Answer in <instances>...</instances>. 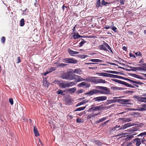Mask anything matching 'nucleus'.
Segmentation results:
<instances>
[{"instance_id":"obj_40","label":"nucleus","mask_w":146,"mask_h":146,"mask_svg":"<svg viewBox=\"0 0 146 146\" xmlns=\"http://www.w3.org/2000/svg\"><path fill=\"white\" fill-rule=\"evenodd\" d=\"M117 76L116 75L108 73L107 77L115 78Z\"/></svg>"},{"instance_id":"obj_2","label":"nucleus","mask_w":146,"mask_h":146,"mask_svg":"<svg viewBox=\"0 0 146 146\" xmlns=\"http://www.w3.org/2000/svg\"><path fill=\"white\" fill-rule=\"evenodd\" d=\"M75 74L70 73L67 71L63 73L61 75L62 79L67 80H72L75 79Z\"/></svg>"},{"instance_id":"obj_18","label":"nucleus","mask_w":146,"mask_h":146,"mask_svg":"<svg viewBox=\"0 0 146 146\" xmlns=\"http://www.w3.org/2000/svg\"><path fill=\"white\" fill-rule=\"evenodd\" d=\"M74 73L79 75H81L82 71L80 68H77L74 69Z\"/></svg>"},{"instance_id":"obj_13","label":"nucleus","mask_w":146,"mask_h":146,"mask_svg":"<svg viewBox=\"0 0 146 146\" xmlns=\"http://www.w3.org/2000/svg\"><path fill=\"white\" fill-rule=\"evenodd\" d=\"M133 98L136 99L138 102H141L142 99L146 100V97H140L137 96H134Z\"/></svg>"},{"instance_id":"obj_15","label":"nucleus","mask_w":146,"mask_h":146,"mask_svg":"<svg viewBox=\"0 0 146 146\" xmlns=\"http://www.w3.org/2000/svg\"><path fill=\"white\" fill-rule=\"evenodd\" d=\"M141 107H138L139 108L137 110L139 111H145L146 110L145 108H146V104H144L141 105L140 106Z\"/></svg>"},{"instance_id":"obj_6","label":"nucleus","mask_w":146,"mask_h":146,"mask_svg":"<svg viewBox=\"0 0 146 146\" xmlns=\"http://www.w3.org/2000/svg\"><path fill=\"white\" fill-rule=\"evenodd\" d=\"M63 62L66 63L75 64L77 63V60L73 58H66L63 59Z\"/></svg>"},{"instance_id":"obj_45","label":"nucleus","mask_w":146,"mask_h":146,"mask_svg":"<svg viewBox=\"0 0 146 146\" xmlns=\"http://www.w3.org/2000/svg\"><path fill=\"white\" fill-rule=\"evenodd\" d=\"M94 105H92L91 106V107L89 108L88 110V111L90 112L91 111H94Z\"/></svg>"},{"instance_id":"obj_47","label":"nucleus","mask_w":146,"mask_h":146,"mask_svg":"<svg viewBox=\"0 0 146 146\" xmlns=\"http://www.w3.org/2000/svg\"><path fill=\"white\" fill-rule=\"evenodd\" d=\"M138 70L139 71L143 70L144 71H146V69L145 68L144 66L142 67H139Z\"/></svg>"},{"instance_id":"obj_63","label":"nucleus","mask_w":146,"mask_h":146,"mask_svg":"<svg viewBox=\"0 0 146 146\" xmlns=\"http://www.w3.org/2000/svg\"><path fill=\"white\" fill-rule=\"evenodd\" d=\"M120 3L121 5L124 4V2L125 0H119Z\"/></svg>"},{"instance_id":"obj_8","label":"nucleus","mask_w":146,"mask_h":146,"mask_svg":"<svg viewBox=\"0 0 146 146\" xmlns=\"http://www.w3.org/2000/svg\"><path fill=\"white\" fill-rule=\"evenodd\" d=\"M122 97H114L113 98V99L107 100L106 101V105H108L112 103L117 102V99H116L121 98Z\"/></svg>"},{"instance_id":"obj_36","label":"nucleus","mask_w":146,"mask_h":146,"mask_svg":"<svg viewBox=\"0 0 146 146\" xmlns=\"http://www.w3.org/2000/svg\"><path fill=\"white\" fill-rule=\"evenodd\" d=\"M101 2L100 0H97L96 3V7L98 8L100 7H101L100 5Z\"/></svg>"},{"instance_id":"obj_25","label":"nucleus","mask_w":146,"mask_h":146,"mask_svg":"<svg viewBox=\"0 0 146 146\" xmlns=\"http://www.w3.org/2000/svg\"><path fill=\"white\" fill-rule=\"evenodd\" d=\"M136 130V128L135 127H133L132 128H129V129L126 130L129 132L132 133V132H134Z\"/></svg>"},{"instance_id":"obj_28","label":"nucleus","mask_w":146,"mask_h":146,"mask_svg":"<svg viewBox=\"0 0 146 146\" xmlns=\"http://www.w3.org/2000/svg\"><path fill=\"white\" fill-rule=\"evenodd\" d=\"M79 36L78 33H73V35H72L73 38L75 39H78L79 37H78Z\"/></svg>"},{"instance_id":"obj_27","label":"nucleus","mask_w":146,"mask_h":146,"mask_svg":"<svg viewBox=\"0 0 146 146\" xmlns=\"http://www.w3.org/2000/svg\"><path fill=\"white\" fill-rule=\"evenodd\" d=\"M94 111H97L99 110H101L102 109V105L96 106H94Z\"/></svg>"},{"instance_id":"obj_29","label":"nucleus","mask_w":146,"mask_h":146,"mask_svg":"<svg viewBox=\"0 0 146 146\" xmlns=\"http://www.w3.org/2000/svg\"><path fill=\"white\" fill-rule=\"evenodd\" d=\"M121 88L117 87L116 86H112L111 87V89L112 90L115 91L117 90H119L121 89Z\"/></svg>"},{"instance_id":"obj_23","label":"nucleus","mask_w":146,"mask_h":146,"mask_svg":"<svg viewBox=\"0 0 146 146\" xmlns=\"http://www.w3.org/2000/svg\"><path fill=\"white\" fill-rule=\"evenodd\" d=\"M131 101L130 100L128 99H123V104H127V105H131V104L129 102Z\"/></svg>"},{"instance_id":"obj_24","label":"nucleus","mask_w":146,"mask_h":146,"mask_svg":"<svg viewBox=\"0 0 146 146\" xmlns=\"http://www.w3.org/2000/svg\"><path fill=\"white\" fill-rule=\"evenodd\" d=\"M76 90V88L75 87L70 88L68 89V91L71 93H74Z\"/></svg>"},{"instance_id":"obj_44","label":"nucleus","mask_w":146,"mask_h":146,"mask_svg":"<svg viewBox=\"0 0 146 146\" xmlns=\"http://www.w3.org/2000/svg\"><path fill=\"white\" fill-rule=\"evenodd\" d=\"M88 56V55L84 54H80L79 55L80 58H85Z\"/></svg>"},{"instance_id":"obj_22","label":"nucleus","mask_w":146,"mask_h":146,"mask_svg":"<svg viewBox=\"0 0 146 146\" xmlns=\"http://www.w3.org/2000/svg\"><path fill=\"white\" fill-rule=\"evenodd\" d=\"M88 102V100H84L83 101H82L79 103L77 104L76 106H80L81 105H83L86 103Z\"/></svg>"},{"instance_id":"obj_64","label":"nucleus","mask_w":146,"mask_h":146,"mask_svg":"<svg viewBox=\"0 0 146 146\" xmlns=\"http://www.w3.org/2000/svg\"><path fill=\"white\" fill-rule=\"evenodd\" d=\"M116 76H117V77L115 78H119V79H123L124 77H122L120 76H119L117 75H116Z\"/></svg>"},{"instance_id":"obj_52","label":"nucleus","mask_w":146,"mask_h":146,"mask_svg":"<svg viewBox=\"0 0 146 146\" xmlns=\"http://www.w3.org/2000/svg\"><path fill=\"white\" fill-rule=\"evenodd\" d=\"M141 141L143 144L146 145V140L144 138L141 139Z\"/></svg>"},{"instance_id":"obj_32","label":"nucleus","mask_w":146,"mask_h":146,"mask_svg":"<svg viewBox=\"0 0 146 146\" xmlns=\"http://www.w3.org/2000/svg\"><path fill=\"white\" fill-rule=\"evenodd\" d=\"M65 101L68 104L71 103L72 102L71 98L70 97L66 98Z\"/></svg>"},{"instance_id":"obj_10","label":"nucleus","mask_w":146,"mask_h":146,"mask_svg":"<svg viewBox=\"0 0 146 146\" xmlns=\"http://www.w3.org/2000/svg\"><path fill=\"white\" fill-rule=\"evenodd\" d=\"M132 142L133 143H136V146H139L141 144V139L139 138H136L134 139Z\"/></svg>"},{"instance_id":"obj_3","label":"nucleus","mask_w":146,"mask_h":146,"mask_svg":"<svg viewBox=\"0 0 146 146\" xmlns=\"http://www.w3.org/2000/svg\"><path fill=\"white\" fill-rule=\"evenodd\" d=\"M97 88L102 90H98L99 94L107 95L110 94V91L108 88L104 86H97Z\"/></svg>"},{"instance_id":"obj_42","label":"nucleus","mask_w":146,"mask_h":146,"mask_svg":"<svg viewBox=\"0 0 146 146\" xmlns=\"http://www.w3.org/2000/svg\"><path fill=\"white\" fill-rule=\"evenodd\" d=\"M85 82H82L80 84H79L78 85V87H83L84 86H85Z\"/></svg>"},{"instance_id":"obj_14","label":"nucleus","mask_w":146,"mask_h":146,"mask_svg":"<svg viewBox=\"0 0 146 146\" xmlns=\"http://www.w3.org/2000/svg\"><path fill=\"white\" fill-rule=\"evenodd\" d=\"M59 85L60 87L61 88H65L67 87L66 82H60Z\"/></svg>"},{"instance_id":"obj_61","label":"nucleus","mask_w":146,"mask_h":146,"mask_svg":"<svg viewBox=\"0 0 146 146\" xmlns=\"http://www.w3.org/2000/svg\"><path fill=\"white\" fill-rule=\"evenodd\" d=\"M21 62V60L19 57H18L17 58V63H19Z\"/></svg>"},{"instance_id":"obj_43","label":"nucleus","mask_w":146,"mask_h":146,"mask_svg":"<svg viewBox=\"0 0 146 146\" xmlns=\"http://www.w3.org/2000/svg\"><path fill=\"white\" fill-rule=\"evenodd\" d=\"M123 99H117V102H118L120 104H123Z\"/></svg>"},{"instance_id":"obj_11","label":"nucleus","mask_w":146,"mask_h":146,"mask_svg":"<svg viewBox=\"0 0 146 146\" xmlns=\"http://www.w3.org/2000/svg\"><path fill=\"white\" fill-rule=\"evenodd\" d=\"M76 76H75V79L74 80H75L76 82H77L82 81H86L85 79L82 78L80 76L76 75Z\"/></svg>"},{"instance_id":"obj_39","label":"nucleus","mask_w":146,"mask_h":146,"mask_svg":"<svg viewBox=\"0 0 146 146\" xmlns=\"http://www.w3.org/2000/svg\"><path fill=\"white\" fill-rule=\"evenodd\" d=\"M49 83L46 81H44L43 83V85L45 87H48V86Z\"/></svg>"},{"instance_id":"obj_50","label":"nucleus","mask_w":146,"mask_h":146,"mask_svg":"<svg viewBox=\"0 0 146 146\" xmlns=\"http://www.w3.org/2000/svg\"><path fill=\"white\" fill-rule=\"evenodd\" d=\"M144 135H146V132H144L140 133L138 135V136H141L142 137Z\"/></svg>"},{"instance_id":"obj_19","label":"nucleus","mask_w":146,"mask_h":146,"mask_svg":"<svg viewBox=\"0 0 146 146\" xmlns=\"http://www.w3.org/2000/svg\"><path fill=\"white\" fill-rule=\"evenodd\" d=\"M34 133L35 135L37 137L39 135V134L38 133V131L37 129L35 127V126L34 127L33 129Z\"/></svg>"},{"instance_id":"obj_58","label":"nucleus","mask_w":146,"mask_h":146,"mask_svg":"<svg viewBox=\"0 0 146 146\" xmlns=\"http://www.w3.org/2000/svg\"><path fill=\"white\" fill-rule=\"evenodd\" d=\"M76 121L78 123H82V119L80 118H78L76 119Z\"/></svg>"},{"instance_id":"obj_4","label":"nucleus","mask_w":146,"mask_h":146,"mask_svg":"<svg viewBox=\"0 0 146 146\" xmlns=\"http://www.w3.org/2000/svg\"><path fill=\"white\" fill-rule=\"evenodd\" d=\"M99 48L101 50H103L106 51H108L107 48L112 53H113V52L110 46L109 45L105 42H104L102 44L100 45L99 46Z\"/></svg>"},{"instance_id":"obj_56","label":"nucleus","mask_w":146,"mask_h":146,"mask_svg":"<svg viewBox=\"0 0 146 146\" xmlns=\"http://www.w3.org/2000/svg\"><path fill=\"white\" fill-rule=\"evenodd\" d=\"M85 87L86 88H89L90 86V84L88 83H86L85 82Z\"/></svg>"},{"instance_id":"obj_21","label":"nucleus","mask_w":146,"mask_h":146,"mask_svg":"<svg viewBox=\"0 0 146 146\" xmlns=\"http://www.w3.org/2000/svg\"><path fill=\"white\" fill-rule=\"evenodd\" d=\"M106 72H108V73H111V74H123L121 72H116V71H111V70H108V71H107Z\"/></svg>"},{"instance_id":"obj_53","label":"nucleus","mask_w":146,"mask_h":146,"mask_svg":"<svg viewBox=\"0 0 146 146\" xmlns=\"http://www.w3.org/2000/svg\"><path fill=\"white\" fill-rule=\"evenodd\" d=\"M56 70V68L55 67H52L50 68L49 70L50 72H52L55 70Z\"/></svg>"},{"instance_id":"obj_9","label":"nucleus","mask_w":146,"mask_h":146,"mask_svg":"<svg viewBox=\"0 0 146 146\" xmlns=\"http://www.w3.org/2000/svg\"><path fill=\"white\" fill-rule=\"evenodd\" d=\"M107 97L106 96H99L94 98L93 100L96 101L100 102L106 100Z\"/></svg>"},{"instance_id":"obj_59","label":"nucleus","mask_w":146,"mask_h":146,"mask_svg":"<svg viewBox=\"0 0 146 146\" xmlns=\"http://www.w3.org/2000/svg\"><path fill=\"white\" fill-rule=\"evenodd\" d=\"M112 29L113 30L114 32H116L117 31L116 30L117 29V28L115 26L113 27L112 28Z\"/></svg>"},{"instance_id":"obj_38","label":"nucleus","mask_w":146,"mask_h":146,"mask_svg":"<svg viewBox=\"0 0 146 146\" xmlns=\"http://www.w3.org/2000/svg\"><path fill=\"white\" fill-rule=\"evenodd\" d=\"M64 91H63L60 90H59L57 92V93L58 94H60L62 95H65V94L63 93Z\"/></svg>"},{"instance_id":"obj_54","label":"nucleus","mask_w":146,"mask_h":146,"mask_svg":"<svg viewBox=\"0 0 146 146\" xmlns=\"http://www.w3.org/2000/svg\"><path fill=\"white\" fill-rule=\"evenodd\" d=\"M100 114V113H98L96 114H90L91 117H95L96 116H97L99 114Z\"/></svg>"},{"instance_id":"obj_35","label":"nucleus","mask_w":146,"mask_h":146,"mask_svg":"<svg viewBox=\"0 0 146 146\" xmlns=\"http://www.w3.org/2000/svg\"><path fill=\"white\" fill-rule=\"evenodd\" d=\"M20 25L21 27L25 25V20L23 19H22L20 21Z\"/></svg>"},{"instance_id":"obj_16","label":"nucleus","mask_w":146,"mask_h":146,"mask_svg":"<svg viewBox=\"0 0 146 146\" xmlns=\"http://www.w3.org/2000/svg\"><path fill=\"white\" fill-rule=\"evenodd\" d=\"M67 87H70L76 85V83L73 82H66Z\"/></svg>"},{"instance_id":"obj_20","label":"nucleus","mask_w":146,"mask_h":146,"mask_svg":"<svg viewBox=\"0 0 146 146\" xmlns=\"http://www.w3.org/2000/svg\"><path fill=\"white\" fill-rule=\"evenodd\" d=\"M89 61L95 62H102L103 61L98 59H92L89 60Z\"/></svg>"},{"instance_id":"obj_60","label":"nucleus","mask_w":146,"mask_h":146,"mask_svg":"<svg viewBox=\"0 0 146 146\" xmlns=\"http://www.w3.org/2000/svg\"><path fill=\"white\" fill-rule=\"evenodd\" d=\"M115 104H113L111 105H110L109 106H108V107H107L106 108L108 109H109L110 108L112 107L113 106H115Z\"/></svg>"},{"instance_id":"obj_62","label":"nucleus","mask_w":146,"mask_h":146,"mask_svg":"<svg viewBox=\"0 0 146 146\" xmlns=\"http://www.w3.org/2000/svg\"><path fill=\"white\" fill-rule=\"evenodd\" d=\"M129 56L131 57H133L134 58H136V56L134 54H132L131 53L129 54Z\"/></svg>"},{"instance_id":"obj_37","label":"nucleus","mask_w":146,"mask_h":146,"mask_svg":"<svg viewBox=\"0 0 146 146\" xmlns=\"http://www.w3.org/2000/svg\"><path fill=\"white\" fill-rule=\"evenodd\" d=\"M67 65V64H66L64 63H59L58 64L57 67H63L66 66Z\"/></svg>"},{"instance_id":"obj_51","label":"nucleus","mask_w":146,"mask_h":146,"mask_svg":"<svg viewBox=\"0 0 146 146\" xmlns=\"http://www.w3.org/2000/svg\"><path fill=\"white\" fill-rule=\"evenodd\" d=\"M1 42L2 43H3V44L5 42V37L2 36L1 37Z\"/></svg>"},{"instance_id":"obj_33","label":"nucleus","mask_w":146,"mask_h":146,"mask_svg":"<svg viewBox=\"0 0 146 146\" xmlns=\"http://www.w3.org/2000/svg\"><path fill=\"white\" fill-rule=\"evenodd\" d=\"M107 118L106 117H104L99 119V120L97 121H96V123H98L101 122L102 121L105 120L107 119Z\"/></svg>"},{"instance_id":"obj_55","label":"nucleus","mask_w":146,"mask_h":146,"mask_svg":"<svg viewBox=\"0 0 146 146\" xmlns=\"http://www.w3.org/2000/svg\"><path fill=\"white\" fill-rule=\"evenodd\" d=\"M9 102L10 104L12 105L13 104V99L12 98H10L9 100Z\"/></svg>"},{"instance_id":"obj_41","label":"nucleus","mask_w":146,"mask_h":146,"mask_svg":"<svg viewBox=\"0 0 146 146\" xmlns=\"http://www.w3.org/2000/svg\"><path fill=\"white\" fill-rule=\"evenodd\" d=\"M98 74L99 75L101 76L107 77L108 73L102 72L100 73H99Z\"/></svg>"},{"instance_id":"obj_30","label":"nucleus","mask_w":146,"mask_h":146,"mask_svg":"<svg viewBox=\"0 0 146 146\" xmlns=\"http://www.w3.org/2000/svg\"><path fill=\"white\" fill-rule=\"evenodd\" d=\"M113 80L115 82L119 83L120 84L123 85L124 82L121 81V80H117V79H113Z\"/></svg>"},{"instance_id":"obj_7","label":"nucleus","mask_w":146,"mask_h":146,"mask_svg":"<svg viewBox=\"0 0 146 146\" xmlns=\"http://www.w3.org/2000/svg\"><path fill=\"white\" fill-rule=\"evenodd\" d=\"M99 94L98 90L96 89H92L88 92L86 93L85 95H87L89 96H92L94 94Z\"/></svg>"},{"instance_id":"obj_31","label":"nucleus","mask_w":146,"mask_h":146,"mask_svg":"<svg viewBox=\"0 0 146 146\" xmlns=\"http://www.w3.org/2000/svg\"><path fill=\"white\" fill-rule=\"evenodd\" d=\"M82 41H81L79 43V47H81L83 46L84 44L86 42V41H85L84 39H81Z\"/></svg>"},{"instance_id":"obj_57","label":"nucleus","mask_w":146,"mask_h":146,"mask_svg":"<svg viewBox=\"0 0 146 146\" xmlns=\"http://www.w3.org/2000/svg\"><path fill=\"white\" fill-rule=\"evenodd\" d=\"M68 72H69L70 73H72L73 74L74 73V69H71L69 71H67Z\"/></svg>"},{"instance_id":"obj_46","label":"nucleus","mask_w":146,"mask_h":146,"mask_svg":"<svg viewBox=\"0 0 146 146\" xmlns=\"http://www.w3.org/2000/svg\"><path fill=\"white\" fill-rule=\"evenodd\" d=\"M133 137L132 136H127V137L126 138L124 139V140H125V141H126L127 140H129L131 139Z\"/></svg>"},{"instance_id":"obj_26","label":"nucleus","mask_w":146,"mask_h":146,"mask_svg":"<svg viewBox=\"0 0 146 146\" xmlns=\"http://www.w3.org/2000/svg\"><path fill=\"white\" fill-rule=\"evenodd\" d=\"M94 141L93 142L96 144L97 145L99 146H102V143L100 142L99 141L95 140H94Z\"/></svg>"},{"instance_id":"obj_48","label":"nucleus","mask_w":146,"mask_h":146,"mask_svg":"<svg viewBox=\"0 0 146 146\" xmlns=\"http://www.w3.org/2000/svg\"><path fill=\"white\" fill-rule=\"evenodd\" d=\"M133 84H137L138 85H141V84H143V83L141 82H139V81H134V82L133 83Z\"/></svg>"},{"instance_id":"obj_49","label":"nucleus","mask_w":146,"mask_h":146,"mask_svg":"<svg viewBox=\"0 0 146 146\" xmlns=\"http://www.w3.org/2000/svg\"><path fill=\"white\" fill-rule=\"evenodd\" d=\"M134 53L137 56H142L141 54V53L140 51H138L136 52H134Z\"/></svg>"},{"instance_id":"obj_17","label":"nucleus","mask_w":146,"mask_h":146,"mask_svg":"<svg viewBox=\"0 0 146 146\" xmlns=\"http://www.w3.org/2000/svg\"><path fill=\"white\" fill-rule=\"evenodd\" d=\"M120 119L122 120L123 123L128 122L132 121L131 119L130 118H127L126 119L125 118H120Z\"/></svg>"},{"instance_id":"obj_5","label":"nucleus","mask_w":146,"mask_h":146,"mask_svg":"<svg viewBox=\"0 0 146 146\" xmlns=\"http://www.w3.org/2000/svg\"><path fill=\"white\" fill-rule=\"evenodd\" d=\"M135 125V124L134 123H131L125 124L122 125L121 127L120 126V127L117 130V131H119L123 130Z\"/></svg>"},{"instance_id":"obj_1","label":"nucleus","mask_w":146,"mask_h":146,"mask_svg":"<svg viewBox=\"0 0 146 146\" xmlns=\"http://www.w3.org/2000/svg\"><path fill=\"white\" fill-rule=\"evenodd\" d=\"M97 78L95 77L89 76L85 79L86 81L88 82H91L97 84L98 83H106L107 82L102 79H96Z\"/></svg>"},{"instance_id":"obj_12","label":"nucleus","mask_w":146,"mask_h":146,"mask_svg":"<svg viewBox=\"0 0 146 146\" xmlns=\"http://www.w3.org/2000/svg\"><path fill=\"white\" fill-rule=\"evenodd\" d=\"M68 52L69 54L71 56H74L76 54H78L79 52L73 51L70 49H68Z\"/></svg>"},{"instance_id":"obj_34","label":"nucleus","mask_w":146,"mask_h":146,"mask_svg":"<svg viewBox=\"0 0 146 146\" xmlns=\"http://www.w3.org/2000/svg\"><path fill=\"white\" fill-rule=\"evenodd\" d=\"M86 106L79 108H77L76 110H74V111H80L81 110H84L86 108Z\"/></svg>"}]
</instances>
